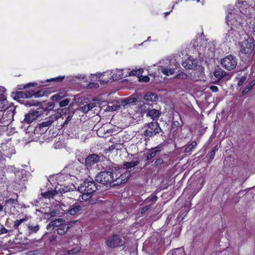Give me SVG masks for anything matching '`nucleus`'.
Segmentation results:
<instances>
[{
  "mask_svg": "<svg viewBox=\"0 0 255 255\" xmlns=\"http://www.w3.org/2000/svg\"><path fill=\"white\" fill-rule=\"evenodd\" d=\"M182 65L187 69H192L197 65V61L191 57H188L182 63Z\"/></svg>",
  "mask_w": 255,
  "mask_h": 255,
  "instance_id": "nucleus-11",
  "label": "nucleus"
},
{
  "mask_svg": "<svg viewBox=\"0 0 255 255\" xmlns=\"http://www.w3.org/2000/svg\"><path fill=\"white\" fill-rule=\"evenodd\" d=\"M115 181L116 182L113 185H116V184H121L126 182L130 175V173L129 171H126L125 173L121 174L120 176H117V175L115 173Z\"/></svg>",
  "mask_w": 255,
  "mask_h": 255,
  "instance_id": "nucleus-10",
  "label": "nucleus"
},
{
  "mask_svg": "<svg viewBox=\"0 0 255 255\" xmlns=\"http://www.w3.org/2000/svg\"><path fill=\"white\" fill-rule=\"evenodd\" d=\"M31 85H33V84L29 83V84H27L26 85H25V86H24V88L29 87H30V86Z\"/></svg>",
  "mask_w": 255,
  "mask_h": 255,
  "instance_id": "nucleus-58",
  "label": "nucleus"
},
{
  "mask_svg": "<svg viewBox=\"0 0 255 255\" xmlns=\"http://www.w3.org/2000/svg\"><path fill=\"white\" fill-rule=\"evenodd\" d=\"M156 152L157 151H153L151 152L150 154H149L147 156V159H151V158L154 157L155 156Z\"/></svg>",
  "mask_w": 255,
  "mask_h": 255,
  "instance_id": "nucleus-50",
  "label": "nucleus"
},
{
  "mask_svg": "<svg viewBox=\"0 0 255 255\" xmlns=\"http://www.w3.org/2000/svg\"><path fill=\"white\" fill-rule=\"evenodd\" d=\"M8 232V230H7L3 225H0V236L6 234Z\"/></svg>",
  "mask_w": 255,
  "mask_h": 255,
  "instance_id": "nucleus-43",
  "label": "nucleus"
},
{
  "mask_svg": "<svg viewBox=\"0 0 255 255\" xmlns=\"http://www.w3.org/2000/svg\"><path fill=\"white\" fill-rule=\"evenodd\" d=\"M79 78H82V79H84L85 78L84 76H81L80 77H78Z\"/></svg>",
  "mask_w": 255,
  "mask_h": 255,
  "instance_id": "nucleus-62",
  "label": "nucleus"
},
{
  "mask_svg": "<svg viewBox=\"0 0 255 255\" xmlns=\"http://www.w3.org/2000/svg\"><path fill=\"white\" fill-rule=\"evenodd\" d=\"M144 99L147 101L155 102L158 100V96L155 93L148 92L144 95Z\"/></svg>",
  "mask_w": 255,
  "mask_h": 255,
  "instance_id": "nucleus-18",
  "label": "nucleus"
},
{
  "mask_svg": "<svg viewBox=\"0 0 255 255\" xmlns=\"http://www.w3.org/2000/svg\"><path fill=\"white\" fill-rule=\"evenodd\" d=\"M55 119V117H50L48 120L45 122H42L39 125V128H43L48 127L52 125L53 123L54 120Z\"/></svg>",
  "mask_w": 255,
  "mask_h": 255,
  "instance_id": "nucleus-21",
  "label": "nucleus"
},
{
  "mask_svg": "<svg viewBox=\"0 0 255 255\" xmlns=\"http://www.w3.org/2000/svg\"><path fill=\"white\" fill-rule=\"evenodd\" d=\"M14 110V108L11 107L1 112L0 119V127H6L13 120Z\"/></svg>",
  "mask_w": 255,
  "mask_h": 255,
  "instance_id": "nucleus-4",
  "label": "nucleus"
},
{
  "mask_svg": "<svg viewBox=\"0 0 255 255\" xmlns=\"http://www.w3.org/2000/svg\"><path fill=\"white\" fill-rule=\"evenodd\" d=\"M139 81L140 82H147L149 81V78L148 76H142L139 78Z\"/></svg>",
  "mask_w": 255,
  "mask_h": 255,
  "instance_id": "nucleus-46",
  "label": "nucleus"
},
{
  "mask_svg": "<svg viewBox=\"0 0 255 255\" xmlns=\"http://www.w3.org/2000/svg\"><path fill=\"white\" fill-rule=\"evenodd\" d=\"M57 238V235H52L50 238V240L51 241H55Z\"/></svg>",
  "mask_w": 255,
  "mask_h": 255,
  "instance_id": "nucleus-53",
  "label": "nucleus"
},
{
  "mask_svg": "<svg viewBox=\"0 0 255 255\" xmlns=\"http://www.w3.org/2000/svg\"><path fill=\"white\" fill-rule=\"evenodd\" d=\"M97 189L96 183L91 178L86 179L78 187V190L83 193L82 198L84 200L90 198Z\"/></svg>",
  "mask_w": 255,
  "mask_h": 255,
  "instance_id": "nucleus-1",
  "label": "nucleus"
},
{
  "mask_svg": "<svg viewBox=\"0 0 255 255\" xmlns=\"http://www.w3.org/2000/svg\"><path fill=\"white\" fill-rule=\"evenodd\" d=\"M71 120V118H70V117H68L66 120V122H68V121H69L70 120Z\"/></svg>",
  "mask_w": 255,
  "mask_h": 255,
  "instance_id": "nucleus-60",
  "label": "nucleus"
},
{
  "mask_svg": "<svg viewBox=\"0 0 255 255\" xmlns=\"http://www.w3.org/2000/svg\"><path fill=\"white\" fill-rule=\"evenodd\" d=\"M17 95H18V97H23L24 95H25L26 98L30 97L31 96V95H30V93H28V96H27V94H24L23 92H18L17 93Z\"/></svg>",
  "mask_w": 255,
  "mask_h": 255,
  "instance_id": "nucleus-49",
  "label": "nucleus"
},
{
  "mask_svg": "<svg viewBox=\"0 0 255 255\" xmlns=\"http://www.w3.org/2000/svg\"><path fill=\"white\" fill-rule=\"evenodd\" d=\"M188 212V211L180 212L177 218V220L179 222H181L184 219L185 217L187 215Z\"/></svg>",
  "mask_w": 255,
  "mask_h": 255,
  "instance_id": "nucleus-30",
  "label": "nucleus"
},
{
  "mask_svg": "<svg viewBox=\"0 0 255 255\" xmlns=\"http://www.w3.org/2000/svg\"><path fill=\"white\" fill-rule=\"evenodd\" d=\"M159 115V111L156 110H151L148 111L147 115L151 117L153 120Z\"/></svg>",
  "mask_w": 255,
  "mask_h": 255,
  "instance_id": "nucleus-28",
  "label": "nucleus"
},
{
  "mask_svg": "<svg viewBox=\"0 0 255 255\" xmlns=\"http://www.w3.org/2000/svg\"><path fill=\"white\" fill-rule=\"evenodd\" d=\"M158 160L157 159V160H156V161H155V163L156 165H157V164H158Z\"/></svg>",
  "mask_w": 255,
  "mask_h": 255,
  "instance_id": "nucleus-63",
  "label": "nucleus"
},
{
  "mask_svg": "<svg viewBox=\"0 0 255 255\" xmlns=\"http://www.w3.org/2000/svg\"><path fill=\"white\" fill-rule=\"evenodd\" d=\"M197 145L196 141H193L190 144L188 145L184 149L185 153H190L193 149H194Z\"/></svg>",
  "mask_w": 255,
  "mask_h": 255,
  "instance_id": "nucleus-25",
  "label": "nucleus"
},
{
  "mask_svg": "<svg viewBox=\"0 0 255 255\" xmlns=\"http://www.w3.org/2000/svg\"><path fill=\"white\" fill-rule=\"evenodd\" d=\"M210 88L213 92H217L219 91L218 87L216 86H211Z\"/></svg>",
  "mask_w": 255,
  "mask_h": 255,
  "instance_id": "nucleus-51",
  "label": "nucleus"
},
{
  "mask_svg": "<svg viewBox=\"0 0 255 255\" xmlns=\"http://www.w3.org/2000/svg\"><path fill=\"white\" fill-rule=\"evenodd\" d=\"M173 7H174V6L173 5V6H172V8H171V9L169 11L165 12H164V13H163V14H164V16H165V17H166L168 14H170V13L171 12V11H172V9L173 8Z\"/></svg>",
  "mask_w": 255,
  "mask_h": 255,
  "instance_id": "nucleus-54",
  "label": "nucleus"
},
{
  "mask_svg": "<svg viewBox=\"0 0 255 255\" xmlns=\"http://www.w3.org/2000/svg\"><path fill=\"white\" fill-rule=\"evenodd\" d=\"M15 181L18 184H20L23 181L26 180V171L22 169L17 171L15 173Z\"/></svg>",
  "mask_w": 255,
  "mask_h": 255,
  "instance_id": "nucleus-13",
  "label": "nucleus"
},
{
  "mask_svg": "<svg viewBox=\"0 0 255 255\" xmlns=\"http://www.w3.org/2000/svg\"><path fill=\"white\" fill-rule=\"evenodd\" d=\"M112 77L114 80H118L122 79L124 77L123 70L121 69L117 70L112 75Z\"/></svg>",
  "mask_w": 255,
  "mask_h": 255,
  "instance_id": "nucleus-22",
  "label": "nucleus"
},
{
  "mask_svg": "<svg viewBox=\"0 0 255 255\" xmlns=\"http://www.w3.org/2000/svg\"><path fill=\"white\" fill-rule=\"evenodd\" d=\"M98 86V83H96V84H95V86Z\"/></svg>",
  "mask_w": 255,
  "mask_h": 255,
  "instance_id": "nucleus-64",
  "label": "nucleus"
},
{
  "mask_svg": "<svg viewBox=\"0 0 255 255\" xmlns=\"http://www.w3.org/2000/svg\"><path fill=\"white\" fill-rule=\"evenodd\" d=\"M128 105H129V103L127 101V99L122 100L120 102L121 106L125 107Z\"/></svg>",
  "mask_w": 255,
  "mask_h": 255,
  "instance_id": "nucleus-48",
  "label": "nucleus"
},
{
  "mask_svg": "<svg viewBox=\"0 0 255 255\" xmlns=\"http://www.w3.org/2000/svg\"><path fill=\"white\" fill-rule=\"evenodd\" d=\"M54 108V106L53 105V104H51L49 107V110H51L52 109H53V108Z\"/></svg>",
  "mask_w": 255,
  "mask_h": 255,
  "instance_id": "nucleus-57",
  "label": "nucleus"
},
{
  "mask_svg": "<svg viewBox=\"0 0 255 255\" xmlns=\"http://www.w3.org/2000/svg\"><path fill=\"white\" fill-rule=\"evenodd\" d=\"M38 105V102L36 103V102H34L33 101H27L25 103V105L27 107H31L32 106H35V105Z\"/></svg>",
  "mask_w": 255,
  "mask_h": 255,
  "instance_id": "nucleus-44",
  "label": "nucleus"
},
{
  "mask_svg": "<svg viewBox=\"0 0 255 255\" xmlns=\"http://www.w3.org/2000/svg\"><path fill=\"white\" fill-rule=\"evenodd\" d=\"M99 160V157L97 154H92L89 155L85 159V164L87 166H91L95 164Z\"/></svg>",
  "mask_w": 255,
  "mask_h": 255,
  "instance_id": "nucleus-14",
  "label": "nucleus"
},
{
  "mask_svg": "<svg viewBox=\"0 0 255 255\" xmlns=\"http://www.w3.org/2000/svg\"><path fill=\"white\" fill-rule=\"evenodd\" d=\"M116 172L107 171L100 172L96 177V180L104 185H110L115 182V174Z\"/></svg>",
  "mask_w": 255,
  "mask_h": 255,
  "instance_id": "nucleus-3",
  "label": "nucleus"
},
{
  "mask_svg": "<svg viewBox=\"0 0 255 255\" xmlns=\"http://www.w3.org/2000/svg\"><path fill=\"white\" fill-rule=\"evenodd\" d=\"M125 242L118 235H114L108 239L106 242V244L110 248H116L122 246L124 245Z\"/></svg>",
  "mask_w": 255,
  "mask_h": 255,
  "instance_id": "nucleus-6",
  "label": "nucleus"
},
{
  "mask_svg": "<svg viewBox=\"0 0 255 255\" xmlns=\"http://www.w3.org/2000/svg\"><path fill=\"white\" fill-rule=\"evenodd\" d=\"M251 24L253 26L252 27V30H251V36L253 39H255V20L251 22ZM251 28V27H250Z\"/></svg>",
  "mask_w": 255,
  "mask_h": 255,
  "instance_id": "nucleus-33",
  "label": "nucleus"
},
{
  "mask_svg": "<svg viewBox=\"0 0 255 255\" xmlns=\"http://www.w3.org/2000/svg\"><path fill=\"white\" fill-rule=\"evenodd\" d=\"M42 195L43 197L45 198H50L51 197H53V194L50 191H48L45 192L44 193H42Z\"/></svg>",
  "mask_w": 255,
  "mask_h": 255,
  "instance_id": "nucleus-36",
  "label": "nucleus"
},
{
  "mask_svg": "<svg viewBox=\"0 0 255 255\" xmlns=\"http://www.w3.org/2000/svg\"><path fill=\"white\" fill-rule=\"evenodd\" d=\"M160 164H161V163H162L163 160L161 158H160Z\"/></svg>",
  "mask_w": 255,
  "mask_h": 255,
  "instance_id": "nucleus-61",
  "label": "nucleus"
},
{
  "mask_svg": "<svg viewBox=\"0 0 255 255\" xmlns=\"http://www.w3.org/2000/svg\"><path fill=\"white\" fill-rule=\"evenodd\" d=\"M80 249L78 248H75L72 250H70L67 252V253L69 255H74L77 253L79 252Z\"/></svg>",
  "mask_w": 255,
  "mask_h": 255,
  "instance_id": "nucleus-39",
  "label": "nucleus"
},
{
  "mask_svg": "<svg viewBox=\"0 0 255 255\" xmlns=\"http://www.w3.org/2000/svg\"><path fill=\"white\" fill-rule=\"evenodd\" d=\"M109 80L108 79H104V80L101 79V80H100L101 83V82H102V83H107V82H109Z\"/></svg>",
  "mask_w": 255,
  "mask_h": 255,
  "instance_id": "nucleus-55",
  "label": "nucleus"
},
{
  "mask_svg": "<svg viewBox=\"0 0 255 255\" xmlns=\"http://www.w3.org/2000/svg\"><path fill=\"white\" fill-rule=\"evenodd\" d=\"M226 75V72L221 69H219L215 70L213 72V75L218 79V81L220 80Z\"/></svg>",
  "mask_w": 255,
  "mask_h": 255,
  "instance_id": "nucleus-19",
  "label": "nucleus"
},
{
  "mask_svg": "<svg viewBox=\"0 0 255 255\" xmlns=\"http://www.w3.org/2000/svg\"><path fill=\"white\" fill-rule=\"evenodd\" d=\"M218 145H216L214 147V148L212 149L213 151H214V152H216L218 150Z\"/></svg>",
  "mask_w": 255,
  "mask_h": 255,
  "instance_id": "nucleus-56",
  "label": "nucleus"
},
{
  "mask_svg": "<svg viewBox=\"0 0 255 255\" xmlns=\"http://www.w3.org/2000/svg\"><path fill=\"white\" fill-rule=\"evenodd\" d=\"M66 96L67 94L66 92L63 91L54 95L51 97V99L53 101H58Z\"/></svg>",
  "mask_w": 255,
  "mask_h": 255,
  "instance_id": "nucleus-20",
  "label": "nucleus"
},
{
  "mask_svg": "<svg viewBox=\"0 0 255 255\" xmlns=\"http://www.w3.org/2000/svg\"><path fill=\"white\" fill-rule=\"evenodd\" d=\"M56 215L57 212L55 211H53L49 213H45V217L49 219L50 218L55 217Z\"/></svg>",
  "mask_w": 255,
  "mask_h": 255,
  "instance_id": "nucleus-34",
  "label": "nucleus"
},
{
  "mask_svg": "<svg viewBox=\"0 0 255 255\" xmlns=\"http://www.w3.org/2000/svg\"><path fill=\"white\" fill-rule=\"evenodd\" d=\"M163 73L166 75H173L175 73L174 69H164L162 71Z\"/></svg>",
  "mask_w": 255,
  "mask_h": 255,
  "instance_id": "nucleus-31",
  "label": "nucleus"
},
{
  "mask_svg": "<svg viewBox=\"0 0 255 255\" xmlns=\"http://www.w3.org/2000/svg\"><path fill=\"white\" fill-rule=\"evenodd\" d=\"M158 127H159V126L157 122L150 123L148 124L147 129L144 131V135L151 136L156 134L158 132Z\"/></svg>",
  "mask_w": 255,
  "mask_h": 255,
  "instance_id": "nucleus-8",
  "label": "nucleus"
},
{
  "mask_svg": "<svg viewBox=\"0 0 255 255\" xmlns=\"http://www.w3.org/2000/svg\"><path fill=\"white\" fill-rule=\"evenodd\" d=\"M175 77L178 79L180 78L182 79H185L187 78V75L183 72H181L180 73L177 74Z\"/></svg>",
  "mask_w": 255,
  "mask_h": 255,
  "instance_id": "nucleus-42",
  "label": "nucleus"
},
{
  "mask_svg": "<svg viewBox=\"0 0 255 255\" xmlns=\"http://www.w3.org/2000/svg\"><path fill=\"white\" fill-rule=\"evenodd\" d=\"M81 210V207L80 205L74 204L69 208L67 212L71 215H75Z\"/></svg>",
  "mask_w": 255,
  "mask_h": 255,
  "instance_id": "nucleus-17",
  "label": "nucleus"
},
{
  "mask_svg": "<svg viewBox=\"0 0 255 255\" xmlns=\"http://www.w3.org/2000/svg\"><path fill=\"white\" fill-rule=\"evenodd\" d=\"M96 106L95 103H90L88 104H86L83 106L81 107L79 110L81 111L83 113H87L89 111L91 110L93 108Z\"/></svg>",
  "mask_w": 255,
  "mask_h": 255,
  "instance_id": "nucleus-15",
  "label": "nucleus"
},
{
  "mask_svg": "<svg viewBox=\"0 0 255 255\" xmlns=\"http://www.w3.org/2000/svg\"><path fill=\"white\" fill-rule=\"evenodd\" d=\"M240 56L245 61L249 60L252 57V53L255 47L253 42H250L246 39L240 43Z\"/></svg>",
  "mask_w": 255,
  "mask_h": 255,
  "instance_id": "nucleus-2",
  "label": "nucleus"
},
{
  "mask_svg": "<svg viewBox=\"0 0 255 255\" xmlns=\"http://www.w3.org/2000/svg\"><path fill=\"white\" fill-rule=\"evenodd\" d=\"M28 232L29 234L36 233L39 230V226L38 224H29L28 225Z\"/></svg>",
  "mask_w": 255,
  "mask_h": 255,
  "instance_id": "nucleus-24",
  "label": "nucleus"
},
{
  "mask_svg": "<svg viewBox=\"0 0 255 255\" xmlns=\"http://www.w3.org/2000/svg\"><path fill=\"white\" fill-rule=\"evenodd\" d=\"M43 111L41 108H38L36 111H31L28 114L25 115V118L23 122L29 124L33 120L38 117L42 113Z\"/></svg>",
  "mask_w": 255,
  "mask_h": 255,
  "instance_id": "nucleus-7",
  "label": "nucleus"
},
{
  "mask_svg": "<svg viewBox=\"0 0 255 255\" xmlns=\"http://www.w3.org/2000/svg\"><path fill=\"white\" fill-rule=\"evenodd\" d=\"M65 223V220L62 218H58L50 222L46 226L47 230L51 231L55 227L59 228L61 225H63Z\"/></svg>",
  "mask_w": 255,
  "mask_h": 255,
  "instance_id": "nucleus-12",
  "label": "nucleus"
},
{
  "mask_svg": "<svg viewBox=\"0 0 255 255\" xmlns=\"http://www.w3.org/2000/svg\"><path fill=\"white\" fill-rule=\"evenodd\" d=\"M255 84V80H253L251 81L249 84L246 87L245 89L243 91V94L245 95L247 93H248L249 91H250L252 88L253 87Z\"/></svg>",
  "mask_w": 255,
  "mask_h": 255,
  "instance_id": "nucleus-26",
  "label": "nucleus"
},
{
  "mask_svg": "<svg viewBox=\"0 0 255 255\" xmlns=\"http://www.w3.org/2000/svg\"><path fill=\"white\" fill-rule=\"evenodd\" d=\"M215 153L216 152H214V151H213L212 150L210 152H209L208 156L210 160L209 162H211L214 159Z\"/></svg>",
  "mask_w": 255,
  "mask_h": 255,
  "instance_id": "nucleus-45",
  "label": "nucleus"
},
{
  "mask_svg": "<svg viewBox=\"0 0 255 255\" xmlns=\"http://www.w3.org/2000/svg\"><path fill=\"white\" fill-rule=\"evenodd\" d=\"M3 206L0 204V212H1L3 210Z\"/></svg>",
  "mask_w": 255,
  "mask_h": 255,
  "instance_id": "nucleus-59",
  "label": "nucleus"
},
{
  "mask_svg": "<svg viewBox=\"0 0 255 255\" xmlns=\"http://www.w3.org/2000/svg\"><path fill=\"white\" fill-rule=\"evenodd\" d=\"M247 77H248V75L247 74H246L238 78V87H241L243 85V84L245 83V82L247 80Z\"/></svg>",
  "mask_w": 255,
  "mask_h": 255,
  "instance_id": "nucleus-27",
  "label": "nucleus"
},
{
  "mask_svg": "<svg viewBox=\"0 0 255 255\" xmlns=\"http://www.w3.org/2000/svg\"><path fill=\"white\" fill-rule=\"evenodd\" d=\"M5 88L0 86V111H3L5 109H8V102L4 95Z\"/></svg>",
  "mask_w": 255,
  "mask_h": 255,
  "instance_id": "nucleus-9",
  "label": "nucleus"
},
{
  "mask_svg": "<svg viewBox=\"0 0 255 255\" xmlns=\"http://www.w3.org/2000/svg\"><path fill=\"white\" fill-rule=\"evenodd\" d=\"M26 221V219L23 218L20 220H17L14 222L13 227L17 229L18 227L23 222Z\"/></svg>",
  "mask_w": 255,
  "mask_h": 255,
  "instance_id": "nucleus-32",
  "label": "nucleus"
},
{
  "mask_svg": "<svg viewBox=\"0 0 255 255\" xmlns=\"http://www.w3.org/2000/svg\"><path fill=\"white\" fill-rule=\"evenodd\" d=\"M139 163L138 159H135L130 162H126L123 164V168L126 169H129L137 166Z\"/></svg>",
  "mask_w": 255,
  "mask_h": 255,
  "instance_id": "nucleus-16",
  "label": "nucleus"
},
{
  "mask_svg": "<svg viewBox=\"0 0 255 255\" xmlns=\"http://www.w3.org/2000/svg\"><path fill=\"white\" fill-rule=\"evenodd\" d=\"M158 199V197L156 195H153L151 197H149L146 199V202L151 201V203H155Z\"/></svg>",
  "mask_w": 255,
  "mask_h": 255,
  "instance_id": "nucleus-37",
  "label": "nucleus"
},
{
  "mask_svg": "<svg viewBox=\"0 0 255 255\" xmlns=\"http://www.w3.org/2000/svg\"><path fill=\"white\" fill-rule=\"evenodd\" d=\"M45 91L40 90L34 93V96L35 98L41 97L45 94Z\"/></svg>",
  "mask_w": 255,
  "mask_h": 255,
  "instance_id": "nucleus-40",
  "label": "nucleus"
},
{
  "mask_svg": "<svg viewBox=\"0 0 255 255\" xmlns=\"http://www.w3.org/2000/svg\"><path fill=\"white\" fill-rule=\"evenodd\" d=\"M180 125V123L178 121H173L171 124V128L172 129H176L178 127H179Z\"/></svg>",
  "mask_w": 255,
  "mask_h": 255,
  "instance_id": "nucleus-41",
  "label": "nucleus"
},
{
  "mask_svg": "<svg viewBox=\"0 0 255 255\" xmlns=\"http://www.w3.org/2000/svg\"><path fill=\"white\" fill-rule=\"evenodd\" d=\"M17 201L14 199L10 198L6 201V204H16Z\"/></svg>",
  "mask_w": 255,
  "mask_h": 255,
  "instance_id": "nucleus-47",
  "label": "nucleus"
},
{
  "mask_svg": "<svg viewBox=\"0 0 255 255\" xmlns=\"http://www.w3.org/2000/svg\"><path fill=\"white\" fill-rule=\"evenodd\" d=\"M64 78V76H63V77L59 76L56 78H53L52 80H55V81H62Z\"/></svg>",
  "mask_w": 255,
  "mask_h": 255,
  "instance_id": "nucleus-52",
  "label": "nucleus"
},
{
  "mask_svg": "<svg viewBox=\"0 0 255 255\" xmlns=\"http://www.w3.org/2000/svg\"><path fill=\"white\" fill-rule=\"evenodd\" d=\"M69 229V227L64 224L57 229V233L59 235H63L67 232Z\"/></svg>",
  "mask_w": 255,
  "mask_h": 255,
  "instance_id": "nucleus-23",
  "label": "nucleus"
},
{
  "mask_svg": "<svg viewBox=\"0 0 255 255\" xmlns=\"http://www.w3.org/2000/svg\"><path fill=\"white\" fill-rule=\"evenodd\" d=\"M126 99L129 104L135 103L137 101V99L134 97H129Z\"/></svg>",
  "mask_w": 255,
  "mask_h": 255,
  "instance_id": "nucleus-38",
  "label": "nucleus"
},
{
  "mask_svg": "<svg viewBox=\"0 0 255 255\" xmlns=\"http://www.w3.org/2000/svg\"><path fill=\"white\" fill-rule=\"evenodd\" d=\"M70 101V100L69 99H64V100L61 101L59 103V106H60V107H63L66 106L67 105H68V104L69 103Z\"/></svg>",
  "mask_w": 255,
  "mask_h": 255,
  "instance_id": "nucleus-35",
  "label": "nucleus"
},
{
  "mask_svg": "<svg viewBox=\"0 0 255 255\" xmlns=\"http://www.w3.org/2000/svg\"><path fill=\"white\" fill-rule=\"evenodd\" d=\"M143 70L139 69L137 70H134L130 72L129 75L130 76H139L142 73Z\"/></svg>",
  "mask_w": 255,
  "mask_h": 255,
  "instance_id": "nucleus-29",
  "label": "nucleus"
},
{
  "mask_svg": "<svg viewBox=\"0 0 255 255\" xmlns=\"http://www.w3.org/2000/svg\"><path fill=\"white\" fill-rule=\"evenodd\" d=\"M238 60L236 56L229 55L222 59L221 65L227 70L231 71L236 68L237 66Z\"/></svg>",
  "mask_w": 255,
  "mask_h": 255,
  "instance_id": "nucleus-5",
  "label": "nucleus"
}]
</instances>
